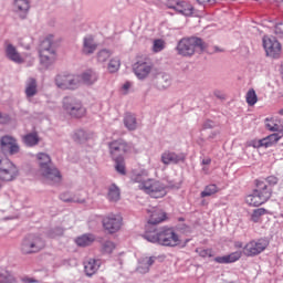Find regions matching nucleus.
Wrapping results in <instances>:
<instances>
[{"label": "nucleus", "mask_w": 283, "mask_h": 283, "mask_svg": "<svg viewBox=\"0 0 283 283\" xmlns=\"http://www.w3.org/2000/svg\"><path fill=\"white\" fill-rule=\"evenodd\" d=\"M144 238L148 242H153V244L169 247L170 249L176 247L185 248L191 241L190 239H187L185 242H182L180 234H178L176 229L172 227H163L159 230L146 232Z\"/></svg>", "instance_id": "f257e3e1"}, {"label": "nucleus", "mask_w": 283, "mask_h": 283, "mask_svg": "<svg viewBox=\"0 0 283 283\" xmlns=\"http://www.w3.org/2000/svg\"><path fill=\"white\" fill-rule=\"evenodd\" d=\"M177 50L181 56H193L196 52H208L209 54H213L216 52H224V50L218 49V46H213V50L207 49V44H205L200 38L182 39L178 43Z\"/></svg>", "instance_id": "f03ea898"}, {"label": "nucleus", "mask_w": 283, "mask_h": 283, "mask_svg": "<svg viewBox=\"0 0 283 283\" xmlns=\"http://www.w3.org/2000/svg\"><path fill=\"white\" fill-rule=\"evenodd\" d=\"M133 182H138L139 189L145 193H148L150 198H165V196H167V187L156 179L145 180L143 175H136L133 177Z\"/></svg>", "instance_id": "7ed1b4c3"}, {"label": "nucleus", "mask_w": 283, "mask_h": 283, "mask_svg": "<svg viewBox=\"0 0 283 283\" xmlns=\"http://www.w3.org/2000/svg\"><path fill=\"white\" fill-rule=\"evenodd\" d=\"M38 160L41 174L49 185H56V182H61V172L52 166V159L48 154H38Z\"/></svg>", "instance_id": "20e7f679"}, {"label": "nucleus", "mask_w": 283, "mask_h": 283, "mask_svg": "<svg viewBox=\"0 0 283 283\" xmlns=\"http://www.w3.org/2000/svg\"><path fill=\"white\" fill-rule=\"evenodd\" d=\"M53 39V35H49L40 44V61L45 67L56 61V50L54 49Z\"/></svg>", "instance_id": "39448f33"}, {"label": "nucleus", "mask_w": 283, "mask_h": 283, "mask_svg": "<svg viewBox=\"0 0 283 283\" xmlns=\"http://www.w3.org/2000/svg\"><path fill=\"white\" fill-rule=\"evenodd\" d=\"M19 178V166L8 157L0 158V182H14Z\"/></svg>", "instance_id": "423d86ee"}, {"label": "nucleus", "mask_w": 283, "mask_h": 283, "mask_svg": "<svg viewBox=\"0 0 283 283\" xmlns=\"http://www.w3.org/2000/svg\"><path fill=\"white\" fill-rule=\"evenodd\" d=\"M63 109L71 118H83L87 114V108L83 106V102L75 97H64Z\"/></svg>", "instance_id": "0eeeda50"}, {"label": "nucleus", "mask_w": 283, "mask_h": 283, "mask_svg": "<svg viewBox=\"0 0 283 283\" xmlns=\"http://www.w3.org/2000/svg\"><path fill=\"white\" fill-rule=\"evenodd\" d=\"M268 247H269V240L264 238L253 239V240H250L243 247L242 252H243V255H245V258H255L256 255H260V253H264Z\"/></svg>", "instance_id": "6e6552de"}, {"label": "nucleus", "mask_w": 283, "mask_h": 283, "mask_svg": "<svg viewBox=\"0 0 283 283\" xmlns=\"http://www.w3.org/2000/svg\"><path fill=\"white\" fill-rule=\"evenodd\" d=\"M42 249H45V241L41 237L29 235L21 244V252L24 255H30V253H39Z\"/></svg>", "instance_id": "1a4fd4ad"}, {"label": "nucleus", "mask_w": 283, "mask_h": 283, "mask_svg": "<svg viewBox=\"0 0 283 283\" xmlns=\"http://www.w3.org/2000/svg\"><path fill=\"white\" fill-rule=\"evenodd\" d=\"M55 85L59 90H76L81 85V77L70 73H60L55 76Z\"/></svg>", "instance_id": "9d476101"}, {"label": "nucleus", "mask_w": 283, "mask_h": 283, "mask_svg": "<svg viewBox=\"0 0 283 283\" xmlns=\"http://www.w3.org/2000/svg\"><path fill=\"white\" fill-rule=\"evenodd\" d=\"M108 149H109L111 157L114 160V159L123 158V155L127 154V151H129L132 147L124 139H115L108 143Z\"/></svg>", "instance_id": "9b49d317"}, {"label": "nucleus", "mask_w": 283, "mask_h": 283, "mask_svg": "<svg viewBox=\"0 0 283 283\" xmlns=\"http://www.w3.org/2000/svg\"><path fill=\"white\" fill-rule=\"evenodd\" d=\"M263 48L265 50L266 56H271L272 59H280V54H282V44H280L275 38L264 36Z\"/></svg>", "instance_id": "f8f14e48"}, {"label": "nucleus", "mask_w": 283, "mask_h": 283, "mask_svg": "<svg viewBox=\"0 0 283 283\" xmlns=\"http://www.w3.org/2000/svg\"><path fill=\"white\" fill-rule=\"evenodd\" d=\"M154 69L151 60L148 57H143L134 64V72L137 78H147Z\"/></svg>", "instance_id": "ddd939ff"}, {"label": "nucleus", "mask_w": 283, "mask_h": 283, "mask_svg": "<svg viewBox=\"0 0 283 283\" xmlns=\"http://www.w3.org/2000/svg\"><path fill=\"white\" fill-rule=\"evenodd\" d=\"M103 227L105 231L108 233H116L120 231V227H123V217L118 214H111L103 219Z\"/></svg>", "instance_id": "4468645a"}, {"label": "nucleus", "mask_w": 283, "mask_h": 283, "mask_svg": "<svg viewBox=\"0 0 283 283\" xmlns=\"http://www.w3.org/2000/svg\"><path fill=\"white\" fill-rule=\"evenodd\" d=\"M0 145L1 149H3V151H9L10 156L19 154V144H17V139L10 135L1 137Z\"/></svg>", "instance_id": "2eb2a0df"}, {"label": "nucleus", "mask_w": 283, "mask_h": 283, "mask_svg": "<svg viewBox=\"0 0 283 283\" xmlns=\"http://www.w3.org/2000/svg\"><path fill=\"white\" fill-rule=\"evenodd\" d=\"M255 185V193H258L265 202L271 200V196H273V189L266 185L262 179H256L254 181Z\"/></svg>", "instance_id": "dca6fc26"}, {"label": "nucleus", "mask_w": 283, "mask_h": 283, "mask_svg": "<svg viewBox=\"0 0 283 283\" xmlns=\"http://www.w3.org/2000/svg\"><path fill=\"white\" fill-rule=\"evenodd\" d=\"M148 224H160L167 221V212L160 208H150L147 210Z\"/></svg>", "instance_id": "f3484780"}, {"label": "nucleus", "mask_w": 283, "mask_h": 283, "mask_svg": "<svg viewBox=\"0 0 283 283\" xmlns=\"http://www.w3.org/2000/svg\"><path fill=\"white\" fill-rule=\"evenodd\" d=\"M101 264L102 262L98 259H88L86 262H84V272L87 277L96 275V273H98V270L101 269Z\"/></svg>", "instance_id": "a211bd4d"}, {"label": "nucleus", "mask_w": 283, "mask_h": 283, "mask_svg": "<svg viewBox=\"0 0 283 283\" xmlns=\"http://www.w3.org/2000/svg\"><path fill=\"white\" fill-rule=\"evenodd\" d=\"M181 160H185V155H178L169 150L161 154V163L164 165H178Z\"/></svg>", "instance_id": "6ab92c4d"}, {"label": "nucleus", "mask_w": 283, "mask_h": 283, "mask_svg": "<svg viewBox=\"0 0 283 283\" xmlns=\"http://www.w3.org/2000/svg\"><path fill=\"white\" fill-rule=\"evenodd\" d=\"M242 251H235L228 255L217 256L214 258V262L217 264H233V262H238L242 258Z\"/></svg>", "instance_id": "aec40b11"}, {"label": "nucleus", "mask_w": 283, "mask_h": 283, "mask_svg": "<svg viewBox=\"0 0 283 283\" xmlns=\"http://www.w3.org/2000/svg\"><path fill=\"white\" fill-rule=\"evenodd\" d=\"M154 262H156V256H143L139 259L137 272L142 274L149 273V269L154 265Z\"/></svg>", "instance_id": "412c9836"}, {"label": "nucleus", "mask_w": 283, "mask_h": 283, "mask_svg": "<svg viewBox=\"0 0 283 283\" xmlns=\"http://www.w3.org/2000/svg\"><path fill=\"white\" fill-rule=\"evenodd\" d=\"M6 54L10 61H13V63H24L25 59L21 56V53L17 51V48L14 45L8 43L6 46Z\"/></svg>", "instance_id": "4be33fe9"}, {"label": "nucleus", "mask_w": 283, "mask_h": 283, "mask_svg": "<svg viewBox=\"0 0 283 283\" xmlns=\"http://www.w3.org/2000/svg\"><path fill=\"white\" fill-rule=\"evenodd\" d=\"M39 93V85L36 84V80L33 77H29L25 82L24 94L27 98H33Z\"/></svg>", "instance_id": "5701e85b"}, {"label": "nucleus", "mask_w": 283, "mask_h": 283, "mask_svg": "<svg viewBox=\"0 0 283 283\" xmlns=\"http://www.w3.org/2000/svg\"><path fill=\"white\" fill-rule=\"evenodd\" d=\"M282 136H283L282 133L271 134L270 136L259 140L258 147H266V148L273 147V145H275V143H277V140H280Z\"/></svg>", "instance_id": "b1692460"}, {"label": "nucleus", "mask_w": 283, "mask_h": 283, "mask_svg": "<svg viewBox=\"0 0 283 283\" xmlns=\"http://www.w3.org/2000/svg\"><path fill=\"white\" fill-rule=\"evenodd\" d=\"M97 48L98 45L94 42V38L92 35L84 38L83 54H94Z\"/></svg>", "instance_id": "393cba45"}, {"label": "nucleus", "mask_w": 283, "mask_h": 283, "mask_svg": "<svg viewBox=\"0 0 283 283\" xmlns=\"http://www.w3.org/2000/svg\"><path fill=\"white\" fill-rule=\"evenodd\" d=\"M245 202L249 207H262L266 201L262 199L255 190H253V193L245 197Z\"/></svg>", "instance_id": "a878e982"}, {"label": "nucleus", "mask_w": 283, "mask_h": 283, "mask_svg": "<svg viewBox=\"0 0 283 283\" xmlns=\"http://www.w3.org/2000/svg\"><path fill=\"white\" fill-rule=\"evenodd\" d=\"M175 10L185 17H191L193 14V6L185 1L177 2Z\"/></svg>", "instance_id": "bb28decb"}, {"label": "nucleus", "mask_w": 283, "mask_h": 283, "mask_svg": "<svg viewBox=\"0 0 283 283\" xmlns=\"http://www.w3.org/2000/svg\"><path fill=\"white\" fill-rule=\"evenodd\" d=\"M13 8L18 14H28L30 11V0H14Z\"/></svg>", "instance_id": "cd10ccee"}, {"label": "nucleus", "mask_w": 283, "mask_h": 283, "mask_svg": "<svg viewBox=\"0 0 283 283\" xmlns=\"http://www.w3.org/2000/svg\"><path fill=\"white\" fill-rule=\"evenodd\" d=\"M269 213V210L264 208L254 209L250 216V221L254 222L255 224L262 223V218Z\"/></svg>", "instance_id": "c85d7f7f"}, {"label": "nucleus", "mask_w": 283, "mask_h": 283, "mask_svg": "<svg viewBox=\"0 0 283 283\" xmlns=\"http://www.w3.org/2000/svg\"><path fill=\"white\" fill-rule=\"evenodd\" d=\"M82 81L86 85H94V83H96V81H98V74H96V72H94L92 70H87L82 74Z\"/></svg>", "instance_id": "c756f323"}, {"label": "nucleus", "mask_w": 283, "mask_h": 283, "mask_svg": "<svg viewBox=\"0 0 283 283\" xmlns=\"http://www.w3.org/2000/svg\"><path fill=\"white\" fill-rule=\"evenodd\" d=\"M96 239L93 234H84L78 237L75 242L77 247H90Z\"/></svg>", "instance_id": "7c9ffc66"}, {"label": "nucleus", "mask_w": 283, "mask_h": 283, "mask_svg": "<svg viewBox=\"0 0 283 283\" xmlns=\"http://www.w3.org/2000/svg\"><path fill=\"white\" fill-rule=\"evenodd\" d=\"M0 283H18L14 274L8 270L0 271Z\"/></svg>", "instance_id": "2f4dec72"}, {"label": "nucleus", "mask_w": 283, "mask_h": 283, "mask_svg": "<svg viewBox=\"0 0 283 283\" xmlns=\"http://www.w3.org/2000/svg\"><path fill=\"white\" fill-rule=\"evenodd\" d=\"M124 125L129 129V132H134L137 127L136 116L132 115L130 113H126L124 117Z\"/></svg>", "instance_id": "473e14b6"}, {"label": "nucleus", "mask_w": 283, "mask_h": 283, "mask_svg": "<svg viewBox=\"0 0 283 283\" xmlns=\"http://www.w3.org/2000/svg\"><path fill=\"white\" fill-rule=\"evenodd\" d=\"M61 200H63V202H80L83 203L85 202L84 198L77 197L76 195H72L70 192H64L60 196Z\"/></svg>", "instance_id": "72a5a7b5"}, {"label": "nucleus", "mask_w": 283, "mask_h": 283, "mask_svg": "<svg viewBox=\"0 0 283 283\" xmlns=\"http://www.w3.org/2000/svg\"><path fill=\"white\" fill-rule=\"evenodd\" d=\"M108 200H111V202H117V200H120V190L116 185H112L108 188Z\"/></svg>", "instance_id": "f704fd0d"}, {"label": "nucleus", "mask_w": 283, "mask_h": 283, "mask_svg": "<svg viewBox=\"0 0 283 283\" xmlns=\"http://www.w3.org/2000/svg\"><path fill=\"white\" fill-rule=\"evenodd\" d=\"M218 191H220L218 186L211 184V185L206 186L205 190L201 191L200 196H201V198H209V196H214V193H218Z\"/></svg>", "instance_id": "c9c22d12"}, {"label": "nucleus", "mask_w": 283, "mask_h": 283, "mask_svg": "<svg viewBox=\"0 0 283 283\" xmlns=\"http://www.w3.org/2000/svg\"><path fill=\"white\" fill-rule=\"evenodd\" d=\"M23 142L28 147H34V145H39V135L36 133H30L23 137Z\"/></svg>", "instance_id": "e433bc0d"}, {"label": "nucleus", "mask_w": 283, "mask_h": 283, "mask_svg": "<svg viewBox=\"0 0 283 283\" xmlns=\"http://www.w3.org/2000/svg\"><path fill=\"white\" fill-rule=\"evenodd\" d=\"M245 101L250 107H253L255 103H258V94L255 93V90L250 88L245 95Z\"/></svg>", "instance_id": "4c0bfd02"}, {"label": "nucleus", "mask_w": 283, "mask_h": 283, "mask_svg": "<svg viewBox=\"0 0 283 283\" xmlns=\"http://www.w3.org/2000/svg\"><path fill=\"white\" fill-rule=\"evenodd\" d=\"M115 161V169L118 174H122V176H125L127 174L125 168V158L119 157L117 159H113Z\"/></svg>", "instance_id": "58836bf2"}, {"label": "nucleus", "mask_w": 283, "mask_h": 283, "mask_svg": "<svg viewBox=\"0 0 283 283\" xmlns=\"http://www.w3.org/2000/svg\"><path fill=\"white\" fill-rule=\"evenodd\" d=\"M75 138L83 143V140H90V138H94V133H88L83 129H80L75 133Z\"/></svg>", "instance_id": "ea45409f"}, {"label": "nucleus", "mask_w": 283, "mask_h": 283, "mask_svg": "<svg viewBox=\"0 0 283 283\" xmlns=\"http://www.w3.org/2000/svg\"><path fill=\"white\" fill-rule=\"evenodd\" d=\"M119 67H120V60L115 57V59H112L109 61V63H108V72L114 74V72H118Z\"/></svg>", "instance_id": "a19ab883"}, {"label": "nucleus", "mask_w": 283, "mask_h": 283, "mask_svg": "<svg viewBox=\"0 0 283 283\" xmlns=\"http://www.w3.org/2000/svg\"><path fill=\"white\" fill-rule=\"evenodd\" d=\"M196 253H198L200 258H213V249L197 248Z\"/></svg>", "instance_id": "79ce46f5"}, {"label": "nucleus", "mask_w": 283, "mask_h": 283, "mask_svg": "<svg viewBox=\"0 0 283 283\" xmlns=\"http://www.w3.org/2000/svg\"><path fill=\"white\" fill-rule=\"evenodd\" d=\"M112 56V52L102 50L97 53L98 63H105Z\"/></svg>", "instance_id": "37998d69"}, {"label": "nucleus", "mask_w": 283, "mask_h": 283, "mask_svg": "<svg viewBox=\"0 0 283 283\" xmlns=\"http://www.w3.org/2000/svg\"><path fill=\"white\" fill-rule=\"evenodd\" d=\"M165 50V41L157 39L153 43V52L158 53Z\"/></svg>", "instance_id": "c03bdc74"}, {"label": "nucleus", "mask_w": 283, "mask_h": 283, "mask_svg": "<svg viewBox=\"0 0 283 283\" xmlns=\"http://www.w3.org/2000/svg\"><path fill=\"white\" fill-rule=\"evenodd\" d=\"M265 127L270 132H280V126L277 125V123H275V119L273 118L266 119Z\"/></svg>", "instance_id": "a18cd8bd"}, {"label": "nucleus", "mask_w": 283, "mask_h": 283, "mask_svg": "<svg viewBox=\"0 0 283 283\" xmlns=\"http://www.w3.org/2000/svg\"><path fill=\"white\" fill-rule=\"evenodd\" d=\"M114 249H116V244L112 241H105L102 245L103 253H113Z\"/></svg>", "instance_id": "49530a36"}, {"label": "nucleus", "mask_w": 283, "mask_h": 283, "mask_svg": "<svg viewBox=\"0 0 283 283\" xmlns=\"http://www.w3.org/2000/svg\"><path fill=\"white\" fill-rule=\"evenodd\" d=\"M263 182H265V185H268V187H270V189H273V187H275V185H277L279 179L275 176H269L265 179H262Z\"/></svg>", "instance_id": "de8ad7c7"}, {"label": "nucleus", "mask_w": 283, "mask_h": 283, "mask_svg": "<svg viewBox=\"0 0 283 283\" xmlns=\"http://www.w3.org/2000/svg\"><path fill=\"white\" fill-rule=\"evenodd\" d=\"M8 123H12V116L0 112V125H8Z\"/></svg>", "instance_id": "09e8293b"}, {"label": "nucleus", "mask_w": 283, "mask_h": 283, "mask_svg": "<svg viewBox=\"0 0 283 283\" xmlns=\"http://www.w3.org/2000/svg\"><path fill=\"white\" fill-rule=\"evenodd\" d=\"M274 32L277 34V36H283V22L275 25Z\"/></svg>", "instance_id": "8fccbe9b"}, {"label": "nucleus", "mask_w": 283, "mask_h": 283, "mask_svg": "<svg viewBox=\"0 0 283 283\" xmlns=\"http://www.w3.org/2000/svg\"><path fill=\"white\" fill-rule=\"evenodd\" d=\"M234 249H244V243H242V241H235Z\"/></svg>", "instance_id": "3c124183"}, {"label": "nucleus", "mask_w": 283, "mask_h": 283, "mask_svg": "<svg viewBox=\"0 0 283 283\" xmlns=\"http://www.w3.org/2000/svg\"><path fill=\"white\" fill-rule=\"evenodd\" d=\"M129 87H132V83H129V82H126V83L123 85V90H124L125 92H127V90H129Z\"/></svg>", "instance_id": "603ef678"}, {"label": "nucleus", "mask_w": 283, "mask_h": 283, "mask_svg": "<svg viewBox=\"0 0 283 283\" xmlns=\"http://www.w3.org/2000/svg\"><path fill=\"white\" fill-rule=\"evenodd\" d=\"M202 164H203V165H211V159H203V160H202Z\"/></svg>", "instance_id": "864d4df0"}, {"label": "nucleus", "mask_w": 283, "mask_h": 283, "mask_svg": "<svg viewBox=\"0 0 283 283\" xmlns=\"http://www.w3.org/2000/svg\"><path fill=\"white\" fill-rule=\"evenodd\" d=\"M198 3H209L210 0H197Z\"/></svg>", "instance_id": "5fc2aeb1"}, {"label": "nucleus", "mask_w": 283, "mask_h": 283, "mask_svg": "<svg viewBox=\"0 0 283 283\" xmlns=\"http://www.w3.org/2000/svg\"><path fill=\"white\" fill-rule=\"evenodd\" d=\"M279 114L283 116V108L279 111Z\"/></svg>", "instance_id": "6e6d98bb"}, {"label": "nucleus", "mask_w": 283, "mask_h": 283, "mask_svg": "<svg viewBox=\"0 0 283 283\" xmlns=\"http://www.w3.org/2000/svg\"><path fill=\"white\" fill-rule=\"evenodd\" d=\"M25 282L27 283H32L33 281H32V279H28Z\"/></svg>", "instance_id": "4d7b16f0"}]
</instances>
